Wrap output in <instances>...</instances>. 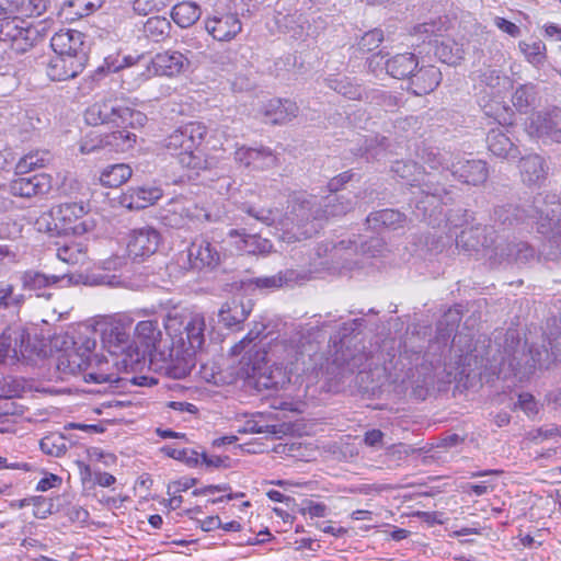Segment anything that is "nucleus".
I'll list each match as a JSON object with an SVG mask.
<instances>
[{
  "label": "nucleus",
  "mask_w": 561,
  "mask_h": 561,
  "mask_svg": "<svg viewBox=\"0 0 561 561\" xmlns=\"http://www.w3.org/2000/svg\"><path fill=\"white\" fill-rule=\"evenodd\" d=\"M486 145L490 152L499 158L515 159L519 151L501 128H493L488 133Z\"/></svg>",
  "instance_id": "72a5a7b5"
},
{
  "label": "nucleus",
  "mask_w": 561,
  "mask_h": 561,
  "mask_svg": "<svg viewBox=\"0 0 561 561\" xmlns=\"http://www.w3.org/2000/svg\"><path fill=\"white\" fill-rule=\"evenodd\" d=\"M318 197L298 193L288 199L287 210L282 219V239L287 242L310 238L318 230Z\"/></svg>",
  "instance_id": "20e7f679"
},
{
  "label": "nucleus",
  "mask_w": 561,
  "mask_h": 561,
  "mask_svg": "<svg viewBox=\"0 0 561 561\" xmlns=\"http://www.w3.org/2000/svg\"><path fill=\"white\" fill-rule=\"evenodd\" d=\"M435 56L444 64L457 65L463 59L465 49L461 44L453 39L435 41Z\"/></svg>",
  "instance_id": "ea45409f"
},
{
  "label": "nucleus",
  "mask_w": 561,
  "mask_h": 561,
  "mask_svg": "<svg viewBox=\"0 0 561 561\" xmlns=\"http://www.w3.org/2000/svg\"><path fill=\"white\" fill-rule=\"evenodd\" d=\"M164 328L170 344L161 346V330L153 320L140 321L135 335L142 345L144 355L149 352L157 369L173 379L185 378L196 364V353L205 343V318L201 313H169Z\"/></svg>",
  "instance_id": "f257e3e1"
},
{
  "label": "nucleus",
  "mask_w": 561,
  "mask_h": 561,
  "mask_svg": "<svg viewBox=\"0 0 561 561\" xmlns=\"http://www.w3.org/2000/svg\"><path fill=\"white\" fill-rule=\"evenodd\" d=\"M28 343L30 335L21 324L0 323V363L7 357L24 356Z\"/></svg>",
  "instance_id": "2eb2a0df"
},
{
  "label": "nucleus",
  "mask_w": 561,
  "mask_h": 561,
  "mask_svg": "<svg viewBox=\"0 0 561 561\" xmlns=\"http://www.w3.org/2000/svg\"><path fill=\"white\" fill-rule=\"evenodd\" d=\"M51 161L49 151H34L25 154L16 164L19 173H27L38 168L46 167Z\"/></svg>",
  "instance_id": "864d4df0"
},
{
  "label": "nucleus",
  "mask_w": 561,
  "mask_h": 561,
  "mask_svg": "<svg viewBox=\"0 0 561 561\" xmlns=\"http://www.w3.org/2000/svg\"><path fill=\"white\" fill-rule=\"evenodd\" d=\"M176 207L179 210L178 214L182 216L186 228H190L192 225L196 224L216 221V218H213L210 213L196 204Z\"/></svg>",
  "instance_id": "3c124183"
},
{
  "label": "nucleus",
  "mask_w": 561,
  "mask_h": 561,
  "mask_svg": "<svg viewBox=\"0 0 561 561\" xmlns=\"http://www.w3.org/2000/svg\"><path fill=\"white\" fill-rule=\"evenodd\" d=\"M253 310L251 299L233 297L226 301L218 313L219 321L228 329L239 331Z\"/></svg>",
  "instance_id": "b1692460"
},
{
  "label": "nucleus",
  "mask_w": 561,
  "mask_h": 561,
  "mask_svg": "<svg viewBox=\"0 0 561 561\" xmlns=\"http://www.w3.org/2000/svg\"><path fill=\"white\" fill-rule=\"evenodd\" d=\"M191 61L176 50H165L156 54L147 69L154 76L176 77L188 70Z\"/></svg>",
  "instance_id": "a211bd4d"
},
{
  "label": "nucleus",
  "mask_w": 561,
  "mask_h": 561,
  "mask_svg": "<svg viewBox=\"0 0 561 561\" xmlns=\"http://www.w3.org/2000/svg\"><path fill=\"white\" fill-rule=\"evenodd\" d=\"M383 41V32L379 28H374L366 32L358 42V48L362 51L370 53L378 48Z\"/></svg>",
  "instance_id": "69168bd1"
},
{
  "label": "nucleus",
  "mask_w": 561,
  "mask_h": 561,
  "mask_svg": "<svg viewBox=\"0 0 561 561\" xmlns=\"http://www.w3.org/2000/svg\"><path fill=\"white\" fill-rule=\"evenodd\" d=\"M525 211L513 204L497 205L492 215L494 227L508 229L524 221Z\"/></svg>",
  "instance_id": "58836bf2"
},
{
  "label": "nucleus",
  "mask_w": 561,
  "mask_h": 561,
  "mask_svg": "<svg viewBox=\"0 0 561 561\" xmlns=\"http://www.w3.org/2000/svg\"><path fill=\"white\" fill-rule=\"evenodd\" d=\"M365 99L386 112H394L401 105V99L398 95L383 90H371Z\"/></svg>",
  "instance_id": "13d9d810"
},
{
  "label": "nucleus",
  "mask_w": 561,
  "mask_h": 561,
  "mask_svg": "<svg viewBox=\"0 0 561 561\" xmlns=\"http://www.w3.org/2000/svg\"><path fill=\"white\" fill-rule=\"evenodd\" d=\"M82 56L79 58L55 55L48 62L46 73L51 81H65L81 73L87 65Z\"/></svg>",
  "instance_id": "393cba45"
},
{
  "label": "nucleus",
  "mask_w": 561,
  "mask_h": 561,
  "mask_svg": "<svg viewBox=\"0 0 561 561\" xmlns=\"http://www.w3.org/2000/svg\"><path fill=\"white\" fill-rule=\"evenodd\" d=\"M103 347L113 357V365L125 371L135 370L144 359V352L122 324H110L102 332Z\"/></svg>",
  "instance_id": "423d86ee"
},
{
  "label": "nucleus",
  "mask_w": 561,
  "mask_h": 561,
  "mask_svg": "<svg viewBox=\"0 0 561 561\" xmlns=\"http://www.w3.org/2000/svg\"><path fill=\"white\" fill-rule=\"evenodd\" d=\"M359 193L355 198H360ZM356 201L350 195L331 194L322 198H318V217L320 221L327 220L332 217H340L346 215L355 208Z\"/></svg>",
  "instance_id": "c85d7f7f"
},
{
  "label": "nucleus",
  "mask_w": 561,
  "mask_h": 561,
  "mask_svg": "<svg viewBox=\"0 0 561 561\" xmlns=\"http://www.w3.org/2000/svg\"><path fill=\"white\" fill-rule=\"evenodd\" d=\"M41 450L51 457H60L68 450L67 439L62 434L53 433L39 442Z\"/></svg>",
  "instance_id": "4d7b16f0"
},
{
  "label": "nucleus",
  "mask_w": 561,
  "mask_h": 561,
  "mask_svg": "<svg viewBox=\"0 0 561 561\" xmlns=\"http://www.w3.org/2000/svg\"><path fill=\"white\" fill-rule=\"evenodd\" d=\"M298 113V105L290 100H270L262 108L265 122L274 125L287 124L297 117Z\"/></svg>",
  "instance_id": "7c9ffc66"
},
{
  "label": "nucleus",
  "mask_w": 561,
  "mask_h": 561,
  "mask_svg": "<svg viewBox=\"0 0 561 561\" xmlns=\"http://www.w3.org/2000/svg\"><path fill=\"white\" fill-rule=\"evenodd\" d=\"M535 250L525 241H497L488 255L492 265L502 263L526 264L535 259Z\"/></svg>",
  "instance_id": "4468645a"
},
{
  "label": "nucleus",
  "mask_w": 561,
  "mask_h": 561,
  "mask_svg": "<svg viewBox=\"0 0 561 561\" xmlns=\"http://www.w3.org/2000/svg\"><path fill=\"white\" fill-rule=\"evenodd\" d=\"M228 234L237 239L234 244L238 250L248 254H267L273 248L268 239L262 238L256 233H247L244 229H231Z\"/></svg>",
  "instance_id": "2f4dec72"
},
{
  "label": "nucleus",
  "mask_w": 561,
  "mask_h": 561,
  "mask_svg": "<svg viewBox=\"0 0 561 561\" xmlns=\"http://www.w3.org/2000/svg\"><path fill=\"white\" fill-rule=\"evenodd\" d=\"M459 321L460 314L458 310L449 309L437 323L438 335L443 340L448 339L458 327Z\"/></svg>",
  "instance_id": "680f3d73"
},
{
  "label": "nucleus",
  "mask_w": 561,
  "mask_h": 561,
  "mask_svg": "<svg viewBox=\"0 0 561 561\" xmlns=\"http://www.w3.org/2000/svg\"><path fill=\"white\" fill-rule=\"evenodd\" d=\"M391 171L409 183L412 194L411 203L414 204L417 218L432 217L440 205L451 201V192L446 186L434 182L413 161H396Z\"/></svg>",
  "instance_id": "f03ea898"
},
{
  "label": "nucleus",
  "mask_w": 561,
  "mask_h": 561,
  "mask_svg": "<svg viewBox=\"0 0 561 561\" xmlns=\"http://www.w3.org/2000/svg\"><path fill=\"white\" fill-rule=\"evenodd\" d=\"M117 370V368L116 370L110 368L106 358H99L94 355L91 365L83 375V379L87 382L93 383H115L121 380Z\"/></svg>",
  "instance_id": "f704fd0d"
},
{
  "label": "nucleus",
  "mask_w": 561,
  "mask_h": 561,
  "mask_svg": "<svg viewBox=\"0 0 561 561\" xmlns=\"http://www.w3.org/2000/svg\"><path fill=\"white\" fill-rule=\"evenodd\" d=\"M328 87L348 100H363L367 92L360 84L353 82L350 78H329Z\"/></svg>",
  "instance_id": "37998d69"
},
{
  "label": "nucleus",
  "mask_w": 561,
  "mask_h": 561,
  "mask_svg": "<svg viewBox=\"0 0 561 561\" xmlns=\"http://www.w3.org/2000/svg\"><path fill=\"white\" fill-rule=\"evenodd\" d=\"M234 161L249 171H264L278 164L277 157L266 147H239L234 151Z\"/></svg>",
  "instance_id": "aec40b11"
},
{
  "label": "nucleus",
  "mask_w": 561,
  "mask_h": 561,
  "mask_svg": "<svg viewBox=\"0 0 561 561\" xmlns=\"http://www.w3.org/2000/svg\"><path fill=\"white\" fill-rule=\"evenodd\" d=\"M37 31L30 28V22L18 16L0 19V42L11 45L16 53H25L34 46Z\"/></svg>",
  "instance_id": "f8f14e48"
},
{
  "label": "nucleus",
  "mask_w": 561,
  "mask_h": 561,
  "mask_svg": "<svg viewBox=\"0 0 561 561\" xmlns=\"http://www.w3.org/2000/svg\"><path fill=\"white\" fill-rule=\"evenodd\" d=\"M72 345L71 350H65L59 355L57 368L64 374H84L91 365L96 340L94 336L80 334Z\"/></svg>",
  "instance_id": "9d476101"
},
{
  "label": "nucleus",
  "mask_w": 561,
  "mask_h": 561,
  "mask_svg": "<svg viewBox=\"0 0 561 561\" xmlns=\"http://www.w3.org/2000/svg\"><path fill=\"white\" fill-rule=\"evenodd\" d=\"M187 255L191 267L198 271H214L225 257L218 245L207 239L194 240L187 249Z\"/></svg>",
  "instance_id": "f3484780"
},
{
  "label": "nucleus",
  "mask_w": 561,
  "mask_h": 561,
  "mask_svg": "<svg viewBox=\"0 0 561 561\" xmlns=\"http://www.w3.org/2000/svg\"><path fill=\"white\" fill-rule=\"evenodd\" d=\"M419 60L412 53L397 54L396 56L386 59V72L396 79H409L413 71L416 70Z\"/></svg>",
  "instance_id": "473e14b6"
},
{
  "label": "nucleus",
  "mask_w": 561,
  "mask_h": 561,
  "mask_svg": "<svg viewBox=\"0 0 561 561\" xmlns=\"http://www.w3.org/2000/svg\"><path fill=\"white\" fill-rule=\"evenodd\" d=\"M382 248V243L378 238H370L365 242H360L358 247L357 239H342L339 242H327L318 247V255H327L330 251L332 259L343 257L344 252H360L374 256Z\"/></svg>",
  "instance_id": "412c9836"
},
{
  "label": "nucleus",
  "mask_w": 561,
  "mask_h": 561,
  "mask_svg": "<svg viewBox=\"0 0 561 561\" xmlns=\"http://www.w3.org/2000/svg\"><path fill=\"white\" fill-rule=\"evenodd\" d=\"M206 31L217 41L229 42L242 30V23L236 13H221L205 22Z\"/></svg>",
  "instance_id": "a878e982"
},
{
  "label": "nucleus",
  "mask_w": 561,
  "mask_h": 561,
  "mask_svg": "<svg viewBox=\"0 0 561 561\" xmlns=\"http://www.w3.org/2000/svg\"><path fill=\"white\" fill-rule=\"evenodd\" d=\"M161 451L175 460H181L188 466H195L198 463L199 454L193 449H176L171 446H163Z\"/></svg>",
  "instance_id": "e2e57ef3"
},
{
  "label": "nucleus",
  "mask_w": 561,
  "mask_h": 561,
  "mask_svg": "<svg viewBox=\"0 0 561 561\" xmlns=\"http://www.w3.org/2000/svg\"><path fill=\"white\" fill-rule=\"evenodd\" d=\"M277 24L285 33L290 34L293 38L299 39L305 35L306 19L300 13L283 15L277 19Z\"/></svg>",
  "instance_id": "5fc2aeb1"
},
{
  "label": "nucleus",
  "mask_w": 561,
  "mask_h": 561,
  "mask_svg": "<svg viewBox=\"0 0 561 561\" xmlns=\"http://www.w3.org/2000/svg\"><path fill=\"white\" fill-rule=\"evenodd\" d=\"M172 28L170 21L164 16L149 18L142 27L144 35L152 42L159 43L164 41Z\"/></svg>",
  "instance_id": "c03bdc74"
},
{
  "label": "nucleus",
  "mask_w": 561,
  "mask_h": 561,
  "mask_svg": "<svg viewBox=\"0 0 561 561\" xmlns=\"http://www.w3.org/2000/svg\"><path fill=\"white\" fill-rule=\"evenodd\" d=\"M61 10L70 19L83 18L93 13L85 0H68L64 3Z\"/></svg>",
  "instance_id": "0e129e2a"
},
{
  "label": "nucleus",
  "mask_w": 561,
  "mask_h": 561,
  "mask_svg": "<svg viewBox=\"0 0 561 561\" xmlns=\"http://www.w3.org/2000/svg\"><path fill=\"white\" fill-rule=\"evenodd\" d=\"M527 133L543 142H561V110L553 108L548 112H538L531 116L527 124Z\"/></svg>",
  "instance_id": "ddd939ff"
},
{
  "label": "nucleus",
  "mask_w": 561,
  "mask_h": 561,
  "mask_svg": "<svg viewBox=\"0 0 561 561\" xmlns=\"http://www.w3.org/2000/svg\"><path fill=\"white\" fill-rule=\"evenodd\" d=\"M272 362L267 358L266 350L260 348L253 352L249 351L242 357V365L249 378L253 379V386L259 391L263 390H278L289 383L290 378L288 373L279 367L273 365L267 366Z\"/></svg>",
  "instance_id": "0eeeda50"
},
{
  "label": "nucleus",
  "mask_w": 561,
  "mask_h": 561,
  "mask_svg": "<svg viewBox=\"0 0 561 561\" xmlns=\"http://www.w3.org/2000/svg\"><path fill=\"white\" fill-rule=\"evenodd\" d=\"M333 363L340 367L347 366L353 368L357 366V355L350 350V343L344 347L340 343L339 348L333 354Z\"/></svg>",
  "instance_id": "338daca9"
},
{
  "label": "nucleus",
  "mask_w": 561,
  "mask_h": 561,
  "mask_svg": "<svg viewBox=\"0 0 561 561\" xmlns=\"http://www.w3.org/2000/svg\"><path fill=\"white\" fill-rule=\"evenodd\" d=\"M519 170L523 181L528 185L538 184L547 173L543 159L538 154H529L520 159Z\"/></svg>",
  "instance_id": "c9c22d12"
},
{
  "label": "nucleus",
  "mask_w": 561,
  "mask_h": 561,
  "mask_svg": "<svg viewBox=\"0 0 561 561\" xmlns=\"http://www.w3.org/2000/svg\"><path fill=\"white\" fill-rule=\"evenodd\" d=\"M265 330L266 325L264 323L255 322L253 328L248 332V334L231 347V354L240 355L243 351H245L247 354L251 350H253V352L260 348L265 350L264 346H259L257 343L255 342L256 340H260Z\"/></svg>",
  "instance_id": "8fccbe9b"
},
{
  "label": "nucleus",
  "mask_w": 561,
  "mask_h": 561,
  "mask_svg": "<svg viewBox=\"0 0 561 561\" xmlns=\"http://www.w3.org/2000/svg\"><path fill=\"white\" fill-rule=\"evenodd\" d=\"M201 13L196 3L183 1L173 7L171 16L179 26L188 27L201 18Z\"/></svg>",
  "instance_id": "a19ab883"
},
{
  "label": "nucleus",
  "mask_w": 561,
  "mask_h": 561,
  "mask_svg": "<svg viewBox=\"0 0 561 561\" xmlns=\"http://www.w3.org/2000/svg\"><path fill=\"white\" fill-rule=\"evenodd\" d=\"M34 506L33 514L36 518L44 519L53 513L54 503L44 496H34L30 500Z\"/></svg>",
  "instance_id": "774afa93"
},
{
  "label": "nucleus",
  "mask_w": 561,
  "mask_h": 561,
  "mask_svg": "<svg viewBox=\"0 0 561 561\" xmlns=\"http://www.w3.org/2000/svg\"><path fill=\"white\" fill-rule=\"evenodd\" d=\"M162 196V192L158 187H136L130 191V207L146 208L153 204Z\"/></svg>",
  "instance_id": "603ef678"
},
{
  "label": "nucleus",
  "mask_w": 561,
  "mask_h": 561,
  "mask_svg": "<svg viewBox=\"0 0 561 561\" xmlns=\"http://www.w3.org/2000/svg\"><path fill=\"white\" fill-rule=\"evenodd\" d=\"M68 278V282H72V276L68 274L64 275H46L37 271H26L24 272L20 279L22 284V288L24 290L38 291L50 284H56L60 280Z\"/></svg>",
  "instance_id": "4c0bfd02"
},
{
  "label": "nucleus",
  "mask_w": 561,
  "mask_h": 561,
  "mask_svg": "<svg viewBox=\"0 0 561 561\" xmlns=\"http://www.w3.org/2000/svg\"><path fill=\"white\" fill-rule=\"evenodd\" d=\"M207 133V128L199 122H190L173 130L164 140V148L179 158V162L187 169L199 170L205 167L199 146Z\"/></svg>",
  "instance_id": "39448f33"
},
{
  "label": "nucleus",
  "mask_w": 561,
  "mask_h": 561,
  "mask_svg": "<svg viewBox=\"0 0 561 561\" xmlns=\"http://www.w3.org/2000/svg\"><path fill=\"white\" fill-rule=\"evenodd\" d=\"M136 134L129 131L125 127L119 130H114L104 136V142L108 150L116 152H126L130 150L136 144Z\"/></svg>",
  "instance_id": "79ce46f5"
},
{
  "label": "nucleus",
  "mask_w": 561,
  "mask_h": 561,
  "mask_svg": "<svg viewBox=\"0 0 561 561\" xmlns=\"http://www.w3.org/2000/svg\"><path fill=\"white\" fill-rule=\"evenodd\" d=\"M160 242L161 236L154 228H135L128 233L127 254L133 260H144L156 253Z\"/></svg>",
  "instance_id": "dca6fc26"
},
{
  "label": "nucleus",
  "mask_w": 561,
  "mask_h": 561,
  "mask_svg": "<svg viewBox=\"0 0 561 561\" xmlns=\"http://www.w3.org/2000/svg\"><path fill=\"white\" fill-rule=\"evenodd\" d=\"M448 153L440 152L438 149L428 148L424 149L421 156L423 162L433 170L438 168H445L450 170V158H447Z\"/></svg>",
  "instance_id": "052dcab7"
},
{
  "label": "nucleus",
  "mask_w": 561,
  "mask_h": 561,
  "mask_svg": "<svg viewBox=\"0 0 561 561\" xmlns=\"http://www.w3.org/2000/svg\"><path fill=\"white\" fill-rule=\"evenodd\" d=\"M520 51L525 56L528 62L535 67H540L547 59L546 45L540 39L528 43L522 41L518 44Z\"/></svg>",
  "instance_id": "6e6d98bb"
},
{
  "label": "nucleus",
  "mask_w": 561,
  "mask_h": 561,
  "mask_svg": "<svg viewBox=\"0 0 561 561\" xmlns=\"http://www.w3.org/2000/svg\"><path fill=\"white\" fill-rule=\"evenodd\" d=\"M536 100V88L531 83L519 85L512 96L513 105L523 113H526Z\"/></svg>",
  "instance_id": "bf43d9fd"
},
{
  "label": "nucleus",
  "mask_w": 561,
  "mask_h": 561,
  "mask_svg": "<svg viewBox=\"0 0 561 561\" xmlns=\"http://www.w3.org/2000/svg\"><path fill=\"white\" fill-rule=\"evenodd\" d=\"M131 176V169L125 163H118L106 167L100 175V181L104 186L118 187Z\"/></svg>",
  "instance_id": "49530a36"
},
{
  "label": "nucleus",
  "mask_w": 561,
  "mask_h": 561,
  "mask_svg": "<svg viewBox=\"0 0 561 561\" xmlns=\"http://www.w3.org/2000/svg\"><path fill=\"white\" fill-rule=\"evenodd\" d=\"M298 278V273L294 270L280 271L272 276H262L255 277L252 279V284L257 288L264 289H277L283 287L284 285H288L290 283L296 282Z\"/></svg>",
  "instance_id": "de8ad7c7"
},
{
  "label": "nucleus",
  "mask_w": 561,
  "mask_h": 561,
  "mask_svg": "<svg viewBox=\"0 0 561 561\" xmlns=\"http://www.w3.org/2000/svg\"><path fill=\"white\" fill-rule=\"evenodd\" d=\"M50 46L55 54L88 60L84 45V34L77 30H60L50 38Z\"/></svg>",
  "instance_id": "4be33fe9"
},
{
  "label": "nucleus",
  "mask_w": 561,
  "mask_h": 561,
  "mask_svg": "<svg viewBox=\"0 0 561 561\" xmlns=\"http://www.w3.org/2000/svg\"><path fill=\"white\" fill-rule=\"evenodd\" d=\"M25 301L26 296L15 293L13 284L0 280V323L18 324Z\"/></svg>",
  "instance_id": "5701e85b"
},
{
  "label": "nucleus",
  "mask_w": 561,
  "mask_h": 561,
  "mask_svg": "<svg viewBox=\"0 0 561 561\" xmlns=\"http://www.w3.org/2000/svg\"><path fill=\"white\" fill-rule=\"evenodd\" d=\"M53 187L49 174L38 173L27 178H18L11 181L10 192L14 196L32 197L47 194Z\"/></svg>",
  "instance_id": "bb28decb"
},
{
  "label": "nucleus",
  "mask_w": 561,
  "mask_h": 561,
  "mask_svg": "<svg viewBox=\"0 0 561 561\" xmlns=\"http://www.w3.org/2000/svg\"><path fill=\"white\" fill-rule=\"evenodd\" d=\"M135 115L140 116V113L126 106L121 100L116 98H105L88 106L84 112V119L87 124L92 126L103 124L125 126L130 123V119Z\"/></svg>",
  "instance_id": "1a4fd4ad"
},
{
  "label": "nucleus",
  "mask_w": 561,
  "mask_h": 561,
  "mask_svg": "<svg viewBox=\"0 0 561 561\" xmlns=\"http://www.w3.org/2000/svg\"><path fill=\"white\" fill-rule=\"evenodd\" d=\"M489 228L485 226H472L463 229L456 238L457 247L466 251L488 250L490 253L494 240L488 234Z\"/></svg>",
  "instance_id": "c756f323"
},
{
  "label": "nucleus",
  "mask_w": 561,
  "mask_h": 561,
  "mask_svg": "<svg viewBox=\"0 0 561 561\" xmlns=\"http://www.w3.org/2000/svg\"><path fill=\"white\" fill-rule=\"evenodd\" d=\"M56 256L68 264L83 265L88 261L87 248L82 243H64L56 248Z\"/></svg>",
  "instance_id": "a18cd8bd"
},
{
  "label": "nucleus",
  "mask_w": 561,
  "mask_h": 561,
  "mask_svg": "<svg viewBox=\"0 0 561 561\" xmlns=\"http://www.w3.org/2000/svg\"><path fill=\"white\" fill-rule=\"evenodd\" d=\"M327 324H305L294 331L288 337L276 340L270 345L267 358L275 366L284 368L287 373L293 370L295 364L305 355L316 351V344L322 337V329Z\"/></svg>",
  "instance_id": "7ed1b4c3"
},
{
  "label": "nucleus",
  "mask_w": 561,
  "mask_h": 561,
  "mask_svg": "<svg viewBox=\"0 0 561 561\" xmlns=\"http://www.w3.org/2000/svg\"><path fill=\"white\" fill-rule=\"evenodd\" d=\"M405 221V215L396 209H382L370 213L366 218L367 225L374 230L382 227L396 230L403 227Z\"/></svg>",
  "instance_id": "e433bc0d"
},
{
  "label": "nucleus",
  "mask_w": 561,
  "mask_h": 561,
  "mask_svg": "<svg viewBox=\"0 0 561 561\" xmlns=\"http://www.w3.org/2000/svg\"><path fill=\"white\" fill-rule=\"evenodd\" d=\"M442 78V71L438 67L433 65L417 66L410 77L409 89L414 95H426L439 85Z\"/></svg>",
  "instance_id": "cd10ccee"
},
{
  "label": "nucleus",
  "mask_w": 561,
  "mask_h": 561,
  "mask_svg": "<svg viewBox=\"0 0 561 561\" xmlns=\"http://www.w3.org/2000/svg\"><path fill=\"white\" fill-rule=\"evenodd\" d=\"M450 172L461 183L472 186L484 184L489 178L488 164L481 159L458 158L453 160Z\"/></svg>",
  "instance_id": "6ab92c4d"
},
{
  "label": "nucleus",
  "mask_w": 561,
  "mask_h": 561,
  "mask_svg": "<svg viewBox=\"0 0 561 561\" xmlns=\"http://www.w3.org/2000/svg\"><path fill=\"white\" fill-rule=\"evenodd\" d=\"M543 202L539 198L529 210L528 216L537 219L538 232L550 237V241L561 250V201L552 196V201L545 203V208L540 205Z\"/></svg>",
  "instance_id": "9b49d317"
},
{
  "label": "nucleus",
  "mask_w": 561,
  "mask_h": 561,
  "mask_svg": "<svg viewBox=\"0 0 561 561\" xmlns=\"http://www.w3.org/2000/svg\"><path fill=\"white\" fill-rule=\"evenodd\" d=\"M54 227L49 231L62 234L81 236L94 229L95 224L88 216V209L82 203H65L50 211Z\"/></svg>",
  "instance_id": "6e6552de"
},
{
  "label": "nucleus",
  "mask_w": 561,
  "mask_h": 561,
  "mask_svg": "<svg viewBox=\"0 0 561 561\" xmlns=\"http://www.w3.org/2000/svg\"><path fill=\"white\" fill-rule=\"evenodd\" d=\"M242 210L266 226L277 225L282 229L284 215L277 208H264L243 204Z\"/></svg>",
  "instance_id": "09e8293b"
}]
</instances>
